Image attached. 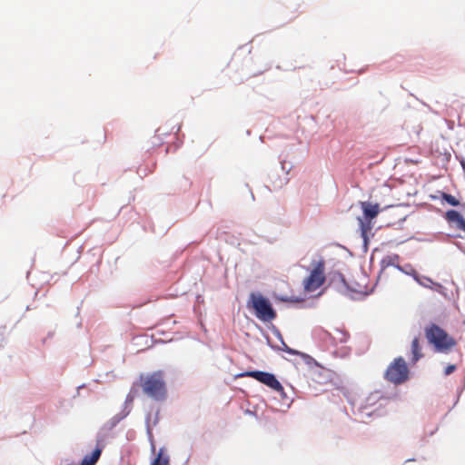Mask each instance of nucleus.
I'll use <instances>...</instances> for the list:
<instances>
[{
	"instance_id": "nucleus-1",
	"label": "nucleus",
	"mask_w": 465,
	"mask_h": 465,
	"mask_svg": "<svg viewBox=\"0 0 465 465\" xmlns=\"http://www.w3.org/2000/svg\"><path fill=\"white\" fill-rule=\"evenodd\" d=\"M137 385L146 396L154 401H163L167 398V386L163 371L141 374Z\"/></svg>"
},
{
	"instance_id": "nucleus-2",
	"label": "nucleus",
	"mask_w": 465,
	"mask_h": 465,
	"mask_svg": "<svg viewBox=\"0 0 465 465\" xmlns=\"http://www.w3.org/2000/svg\"><path fill=\"white\" fill-rule=\"evenodd\" d=\"M425 336L439 352H447L457 344L452 337L436 324L425 328Z\"/></svg>"
},
{
	"instance_id": "nucleus-3",
	"label": "nucleus",
	"mask_w": 465,
	"mask_h": 465,
	"mask_svg": "<svg viewBox=\"0 0 465 465\" xmlns=\"http://www.w3.org/2000/svg\"><path fill=\"white\" fill-rule=\"evenodd\" d=\"M248 307L254 310L255 316L262 322H272L277 317L270 301L261 293L252 292L250 294Z\"/></svg>"
},
{
	"instance_id": "nucleus-4",
	"label": "nucleus",
	"mask_w": 465,
	"mask_h": 465,
	"mask_svg": "<svg viewBox=\"0 0 465 465\" xmlns=\"http://www.w3.org/2000/svg\"><path fill=\"white\" fill-rule=\"evenodd\" d=\"M410 371L405 360L402 357L394 359L385 371V379L395 384L404 383L409 379Z\"/></svg>"
},
{
	"instance_id": "nucleus-5",
	"label": "nucleus",
	"mask_w": 465,
	"mask_h": 465,
	"mask_svg": "<svg viewBox=\"0 0 465 465\" xmlns=\"http://www.w3.org/2000/svg\"><path fill=\"white\" fill-rule=\"evenodd\" d=\"M312 269L303 281V287L307 292L319 289L325 282V262L323 259L312 263Z\"/></svg>"
},
{
	"instance_id": "nucleus-6",
	"label": "nucleus",
	"mask_w": 465,
	"mask_h": 465,
	"mask_svg": "<svg viewBox=\"0 0 465 465\" xmlns=\"http://www.w3.org/2000/svg\"><path fill=\"white\" fill-rule=\"evenodd\" d=\"M360 205L362 210L363 216L358 218L359 225L362 236H366L367 232L372 228L371 220L380 213V205L370 202H361Z\"/></svg>"
},
{
	"instance_id": "nucleus-7",
	"label": "nucleus",
	"mask_w": 465,
	"mask_h": 465,
	"mask_svg": "<svg viewBox=\"0 0 465 465\" xmlns=\"http://www.w3.org/2000/svg\"><path fill=\"white\" fill-rule=\"evenodd\" d=\"M241 376L252 377L256 381L265 384L266 386H268L269 388L275 391L280 392L283 391V387L282 386L280 381L276 379V377L273 374L270 372H265L262 371H250L242 373Z\"/></svg>"
},
{
	"instance_id": "nucleus-8",
	"label": "nucleus",
	"mask_w": 465,
	"mask_h": 465,
	"mask_svg": "<svg viewBox=\"0 0 465 465\" xmlns=\"http://www.w3.org/2000/svg\"><path fill=\"white\" fill-rule=\"evenodd\" d=\"M445 219L451 226L465 232V219L459 212L455 210L447 211L445 213Z\"/></svg>"
},
{
	"instance_id": "nucleus-9",
	"label": "nucleus",
	"mask_w": 465,
	"mask_h": 465,
	"mask_svg": "<svg viewBox=\"0 0 465 465\" xmlns=\"http://www.w3.org/2000/svg\"><path fill=\"white\" fill-rule=\"evenodd\" d=\"M134 401V396H132L131 394H128L126 399H125V407L124 409L118 414L114 415L110 422H111V426L114 427L115 426L119 421H121L123 419H124L131 411V409L129 408V406L132 404Z\"/></svg>"
},
{
	"instance_id": "nucleus-10",
	"label": "nucleus",
	"mask_w": 465,
	"mask_h": 465,
	"mask_svg": "<svg viewBox=\"0 0 465 465\" xmlns=\"http://www.w3.org/2000/svg\"><path fill=\"white\" fill-rule=\"evenodd\" d=\"M411 351V364H415L420 359L423 357V354L421 352V346L420 344V338L416 337L412 340Z\"/></svg>"
},
{
	"instance_id": "nucleus-11",
	"label": "nucleus",
	"mask_w": 465,
	"mask_h": 465,
	"mask_svg": "<svg viewBox=\"0 0 465 465\" xmlns=\"http://www.w3.org/2000/svg\"><path fill=\"white\" fill-rule=\"evenodd\" d=\"M103 448L97 446L90 455H85L81 462V465H94L99 460Z\"/></svg>"
},
{
	"instance_id": "nucleus-12",
	"label": "nucleus",
	"mask_w": 465,
	"mask_h": 465,
	"mask_svg": "<svg viewBox=\"0 0 465 465\" xmlns=\"http://www.w3.org/2000/svg\"><path fill=\"white\" fill-rule=\"evenodd\" d=\"M441 198H442V200H444L446 203H448L451 206L460 205V201L458 199H456V197H454L451 194H449L446 193H441Z\"/></svg>"
},
{
	"instance_id": "nucleus-13",
	"label": "nucleus",
	"mask_w": 465,
	"mask_h": 465,
	"mask_svg": "<svg viewBox=\"0 0 465 465\" xmlns=\"http://www.w3.org/2000/svg\"><path fill=\"white\" fill-rule=\"evenodd\" d=\"M169 460L167 457H164L162 450L159 451L157 457L152 463V465H168Z\"/></svg>"
},
{
	"instance_id": "nucleus-14",
	"label": "nucleus",
	"mask_w": 465,
	"mask_h": 465,
	"mask_svg": "<svg viewBox=\"0 0 465 465\" xmlns=\"http://www.w3.org/2000/svg\"><path fill=\"white\" fill-rule=\"evenodd\" d=\"M455 370H456V365H454V364H450V365H448V366L445 368V370H444V374H445L446 376H448V375L451 374L452 372H454V371H455Z\"/></svg>"
},
{
	"instance_id": "nucleus-15",
	"label": "nucleus",
	"mask_w": 465,
	"mask_h": 465,
	"mask_svg": "<svg viewBox=\"0 0 465 465\" xmlns=\"http://www.w3.org/2000/svg\"><path fill=\"white\" fill-rule=\"evenodd\" d=\"M283 346H284V348H283L284 351H286V352H288L290 354H292V355L299 354V352L297 351L289 348L285 343H283Z\"/></svg>"
},
{
	"instance_id": "nucleus-16",
	"label": "nucleus",
	"mask_w": 465,
	"mask_h": 465,
	"mask_svg": "<svg viewBox=\"0 0 465 465\" xmlns=\"http://www.w3.org/2000/svg\"><path fill=\"white\" fill-rule=\"evenodd\" d=\"M283 346H284V348H283L284 351H286V352H288L290 354H292V355L299 354V352L297 351L289 348L285 343H283Z\"/></svg>"
},
{
	"instance_id": "nucleus-17",
	"label": "nucleus",
	"mask_w": 465,
	"mask_h": 465,
	"mask_svg": "<svg viewBox=\"0 0 465 465\" xmlns=\"http://www.w3.org/2000/svg\"><path fill=\"white\" fill-rule=\"evenodd\" d=\"M460 164H461V166H462L463 171L465 172V160H464V159H462V160L460 161Z\"/></svg>"
}]
</instances>
